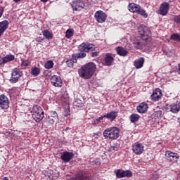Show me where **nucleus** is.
<instances>
[{
	"instance_id": "1",
	"label": "nucleus",
	"mask_w": 180,
	"mask_h": 180,
	"mask_svg": "<svg viewBox=\"0 0 180 180\" xmlns=\"http://www.w3.org/2000/svg\"><path fill=\"white\" fill-rule=\"evenodd\" d=\"M95 71H96V65L93 62H89L78 70L79 77L83 78V79H89L94 77Z\"/></svg>"
},
{
	"instance_id": "2",
	"label": "nucleus",
	"mask_w": 180,
	"mask_h": 180,
	"mask_svg": "<svg viewBox=\"0 0 180 180\" xmlns=\"http://www.w3.org/2000/svg\"><path fill=\"white\" fill-rule=\"evenodd\" d=\"M103 134L107 140H117L120 136V130L117 127H110L105 129Z\"/></svg>"
},
{
	"instance_id": "3",
	"label": "nucleus",
	"mask_w": 180,
	"mask_h": 180,
	"mask_svg": "<svg viewBox=\"0 0 180 180\" xmlns=\"http://www.w3.org/2000/svg\"><path fill=\"white\" fill-rule=\"evenodd\" d=\"M128 9L129 12H132V13H138V15H141V16H143L145 18L148 17L147 12H146L144 9L141 8L140 5L136 4L134 3H130L128 6Z\"/></svg>"
},
{
	"instance_id": "4",
	"label": "nucleus",
	"mask_w": 180,
	"mask_h": 180,
	"mask_svg": "<svg viewBox=\"0 0 180 180\" xmlns=\"http://www.w3.org/2000/svg\"><path fill=\"white\" fill-rule=\"evenodd\" d=\"M32 116L35 122H41L44 117V112L39 105H34L32 108Z\"/></svg>"
},
{
	"instance_id": "5",
	"label": "nucleus",
	"mask_w": 180,
	"mask_h": 180,
	"mask_svg": "<svg viewBox=\"0 0 180 180\" xmlns=\"http://www.w3.org/2000/svg\"><path fill=\"white\" fill-rule=\"evenodd\" d=\"M138 32L140 34L141 39L146 41V40H148L151 37V31L150 28L144 25H141L138 27Z\"/></svg>"
},
{
	"instance_id": "6",
	"label": "nucleus",
	"mask_w": 180,
	"mask_h": 180,
	"mask_svg": "<svg viewBox=\"0 0 180 180\" xmlns=\"http://www.w3.org/2000/svg\"><path fill=\"white\" fill-rule=\"evenodd\" d=\"M22 75H23L22 71H20V69L15 68L14 70H13L11 72L10 82H11V84H16V82L19 81V78H20Z\"/></svg>"
},
{
	"instance_id": "7",
	"label": "nucleus",
	"mask_w": 180,
	"mask_h": 180,
	"mask_svg": "<svg viewBox=\"0 0 180 180\" xmlns=\"http://www.w3.org/2000/svg\"><path fill=\"white\" fill-rule=\"evenodd\" d=\"M132 151L136 155H141L144 152V146L140 142H136L132 145Z\"/></svg>"
},
{
	"instance_id": "8",
	"label": "nucleus",
	"mask_w": 180,
	"mask_h": 180,
	"mask_svg": "<svg viewBox=\"0 0 180 180\" xmlns=\"http://www.w3.org/2000/svg\"><path fill=\"white\" fill-rule=\"evenodd\" d=\"M165 109L167 112H172V113H178V112H180V102L167 104L165 106Z\"/></svg>"
},
{
	"instance_id": "9",
	"label": "nucleus",
	"mask_w": 180,
	"mask_h": 180,
	"mask_svg": "<svg viewBox=\"0 0 180 180\" xmlns=\"http://www.w3.org/2000/svg\"><path fill=\"white\" fill-rule=\"evenodd\" d=\"M79 51H84L85 53H89V51H94L95 50V45L92 44L82 43L79 46Z\"/></svg>"
},
{
	"instance_id": "10",
	"label": "nucleus",
	"mask_w": 180,
	"mask_h": 180,
	"mask_svg": "<svg viewBox=\"0 0 180 180\" xmlns=\"http://www.w3.org/2000/svg\"><path fill=\"white\" fill-rule=\"evenodd\" d=\"M94 18L98 23H104L106 21L108 15L102 11H98L95 13Z\"/></svg>"
},
{
	"instance_id": "11",
	"label": "nucleus",
	"mask_w": 180,
	"mask_h": 180,
	"mask_svg": "<svg viewBox=\"0 0 180 180\" xmlns=\"http://www.w3.org/2000/svg\"><path fill=\"white\" fill-rule=\"evenodd\" d=\"M115 174H116L117 178H131L133 176V173L129 170L117 169L115 171Z\"/></svg>"
},
{
	"instance_id": "12",
	"label": "nucleus",
	"mask_w": 180,
	"mask_h": 180,
	"mask_svg": "<svg viewBox=\"0 0 180 180\" xmlns=\"http://www.w3.org/2000/svg\"><path fill=\"white\" fill-rule=\"evenodd\" d=\"M165 157L167 161H171L172 162H176L178 158H179V155L176 153L171 152L169 150L166 151Z\"/></svg>"
},
{
	"instance_id": "13",
	"label": "nucleus",
	"mask_w": 180,
	"mask_h": 180,
	"mask_svg": "<svg viewBox=\"0 0 180 180\" xmlns=\"http://www.w3.org/2000/svg\"><path fill=\"white\" fill-rule=\"evenodd\" d=\"M51 84H52L53 86L61 88L63 86V79H61L60 76L53 75L51 77Z\"/></svg>"
},
{
	"instance_id": "14",
	"label": "nucleus",
	"mask_w": 180,
	"mask_h": 180,
	"mask_svg": "<svg viewBox=\"0 0 180 180\" xmlns=\"http://www.w3.org/2000/svg\"><path fill=\"white\" fill-rule=\"evenodd\" d=\"M0 108L1 109H8L9 108V98L4 94L0 95Z\"/></svg>"
},
{
	"instance_id": "15",
	"label": "nucleus",
	"mask_w": 180,
	"mask_h": 180,
	"mask_svg": "<svg viewBox=\"0 0 180 180\" xmlns=\"http://www.w3.org/2000/svg\"><path fill=\"white\" fill-rule=\"evenodd\" d=\"M74 158V153L72 152H63L60 155V158L63 162H70Z\"/></svg>"
},
{
	"instance_id": "16",
	"label": "nucleus",
	"mask_w": 180,
	"mask_h": 180,
	"mask_svg": "<svg viewBox=\"0 0 180 180\" xmlns=\"http://www.w3.org/2000/svg\"><path fill=\"white\" fill-rule=\"evenodd\" d=\"M84 6H85L84 0H76L72 4L73 11H81V9H84Z\"/></svg>"
},
{
	"instance_id": "17",
	"label": "nucleus",
	"mask_w": 180,
	"mask_h": 180,
	"mask_svg": "<svg viewBox=\"0 0 180 180\" xmlns=\"http://www.w3.org/2000/svg\"><path fill=\"white\" fill-rule=\"evenodd\" d=\"M162 96V92H161V89H156L153 94L150 96L152 101L154 102H157V101H160V98Z\"/></svg>"
},
{
	"instance_id": "18",
	"label": "nucleus",
	"mask_w": 180,
	"mask_h": 180,
	"mask_svg": "<svg viewBox=\"0 0 180 180\" xmlns=\"http://www.w3.org/2000/svg\"><path fill=\"white\" fill-rule=\"evenodd\" d=\"M168 11H169V4L168 3L162 4L160 8V14L165 16L168 13Z\"/></svg>"
},
{
	"instance_id": "19",
	"label": "nucleus",
	"mask_w": 180,
	"mask_h": 180,
	"mask_svg": "<svg viewBox=\"0 0 180 180\" xmlns=\"http://www.w3.org/2000/svg\"><path fill=\"white\" fill-rule=\"evenodd\" d=\"M9 27V22L8 20H4L0 22V37L4 34V32L6 31V29Z\"/></svg>"
},
{
	"instance_id": "20",
	"label": "nucleus",
	"mask_w": 180,
	"mask_h": 180,
	"mask_svg": "<svg viewBox=\"0 0 180 180\" xmlns=\"http://www.w3.org/2000/svg\"><path fill=\"white\" fill-rule=\"evenodd\" d=\"M145 61L146 60L144 59V58L141 57L139 59L134 60V65L136 68V70H139V68H143Z\"/></svg>"
},
{
	"instance_id": "21",
	"label": "nucleus",
	"mask_w": 180,
	"mask_h": 180,
	"mask_svg": "<svg viewBox=\"0 0 180 180\" xmlns=\"http://www.w3.org/2000/svg\"><path fill=\"white\" fill-rule=\"evenodd\" d=\"M70 180H89V177H88L85 172H80L75 177L72 178Z\"/></svg>"
},
{
	"instance_id": "22",
	"label": "nucleus",
	"mask_w": 180,
	"mask_h": 180,
	"mask_svg": "<svg viewBox=\"0 0 180 180\" xmlns=\"http://www.w3.org/2000/svg\"><path fill=\"white\" fill-rule=\"evenodd\" d=\"M115 50L118 56H120L121 57H126V56L129 54V51L126 50L122 46H118L115 48Z\"/></svg>"
},
{
	"instance_id": "23",
	"label": "nucleus",
	"mask_w": 180,
	"mask_h": 180,
	"mask_svg": "<svg viewBox=\"0 0 180 180\" xmlns=\"http://www.w3.org/2000/svg\"><path fill=\"white\" fill-rule=\"evenodd\" d=\"M136 109L139 113H146V111L148 109V104L147 103H141Z\"/></svg>"
},
{
	"instance_id": "24",
	"label": "nucleus",
	"mask_w": 180,
	"mask_h": 180,
	"mask_svg": "<svg viewBox=\"0 0 180 180\" xmlns=\"http://www.w3.org/2000/svg\"><path fill=\"white\" fill-rule=\"evenodd\" d=\"M113 56H112V54L107 53L104 57V64L105 65H112L113 63Z\"/></svg>"
},
{
	"instance_id": "25",
	"label": "nucleus",
	"mask_w": 180,
	"mask_h": 180,
	"mask_svg": "<svg viewBox=\"0 0 180 180\" xmlns=\"http://www.w3.org/2000/svg\"><path fill=\"white\" fill-rule=\"evenodd\" d=\"M104 117H105L106 119H109V120H111V122H113V120H115V119L117 117V112L111 111L110 112L104 115Z\"/></svg>"
},
{
	"instance_id": "26",
	"label": "nucleus",
	"mask_w": 180,
	"mask_h": 180,
	"mask_svg": "<svg viewBox=\"0 0 180 180\" xmlns=\"http://www.w3.org/2000/svg\"><path fill=\"white\" fill-rule=\"evenodd\" d=\"M146 41H141L140 40H135L132 43L133 47L136 49H141L143 46H146Z\"/></svg>"
},
{
	"instance_id": "27",
	"label": "nucleus",
	"mask_w": 180,
	"mask_h": 180,
	"mask_svg": "<svg viewBox=\"0 0 180 180\" xmlns=\"http://www.w3.org/2000/svg\"><path fill=\"white\" fill-rule=\"evenodd\" d=\"M15 60V56L12 54L6 55L4 58H3V62L4 64L6 63H9L11 61H13Z\"/></svg>"
},
{
	"instance_id": "28",
	"label": "nucleus",
	"mask_w": 180,
	"mask_h": 180,
	"mask_svg": "<svg viewBox=\"0 0 180 180\" xmlns=\"http://www.w3.org/2000/svg\"><path fill=\"white\" fill-rule=\"evenodd\" d=\"M73 58H75L77 60V58H85V57H86V53L82 51H81V52L77 53H75L72 55Z\"/></svg>"
},
{
	"instance_id": "29",
	"label": "nucleus",
	"mask_w": 180,
	"mask_h": 180,
	"mask_svg": "<svg viewBox=\"0 0 180 180\" xmlns=\"http://www.w3.org/2000/svg\"><path fill=\"white\" fill-rule=\"evenodd\" d=\"M77 63V59L74 57H72V58L70 60H67L66 64L69 68H72L74 67V63Z\"/></svg>"
},
{
	"instance_id": "30",
	"label": "nucleus",
	"mask_w": 180,
	"mask_h": 180,
	"mask_svg": "<svg viewBox=\"0 0 180 180\" xmlns=\"http://www.w3.org/2000/svg\"><path fill=\"white\" fill-rule=\"evenodd\" d=\"M53 67H54V62H53V60H48L44 64V68L46 70H51Z\"/></svg>"
},
{
	"instance_id": "31",
	"label": "nucleus",
	"mask_w": 180,
	"mask_h": 180,
	"mask_svg": "<svg viewBox=\"0 0 180 180\" xmlns=\"http://www.w3.org/2000/svg\"><path fill=\"white\" fill-rule=\"evenodd\" d=\"M42 33L43 36L46 37V39H47L48 40H51V39H53V34L49 32V30H44Z\"/></svg>"
},
{
	"instance_id": "32",
	"label": "nucleus",
	"mask_w": 180,
	"mask_h": 180,
	"mask_svg": "<svg viewBox=\"0 0 180 180\" xmlns=\"http://www.w3.org/2000/svg\"><path fill=\"white\" fill-rule=\"evenodd\" d=\"M129 119L131 123H135V122H139V119H140V116L137 114H132L129 117Z\"/></svg>"
},
{
	"instance_id": "33",
	"label": "nucleus",
	"mask_w": 180,
	"mask_h": 180,
	"mask_svg": "<svg viewBox=\"0 0 180 180\" xmlns=\"http://www.w3.org/2000/svg\"><path fill=\"white\" fill-rule=\"evenodd\" d=\"M49 116L53 117L56 123H58V122H60V119L58 118V114L57 113V112L51 111Z\"/></svg>"
},
{
	"instance_id": "34",
	"label": "nucleus",
	"mask_w": 180,
	"mask_h": 180,
	"mask_svg": "<svg viewBox=\"0 0 180 180\" xmlns=\"http://www.w3.org/2000/svg\"><path fill=\"white\" fill-rule=\"evenodd\" d=\"M31 74L32 75H34V77H37L39 74H40V69L37 67H34L31 70Z\"/></svg>"
},
{
	"instance_id": "35",
	"label": "nucleus",
	"mask_w": 180,
	"mask_h": 180,
	"mask_svg": "<svg viewBox=\"0 0 180 180\" xmlns=\"http://www.w3.org/2000/svg\"><path fill=\"white\" fill-rule=\"evenodd\" d=\"M73 103L74 105L77 108H82V106H84V103H82V101L79 98H76Z\"/></svg>"
},
{
	"instance_id": "36",
	"label": "nucleus",
	"mask_w": 180,
	"mask_h": 180,
	"mask_svg": "<svg viewBox=\"0 0 180 180\" xmlns=\"http://www.w3.org/2000/svg\"><path fill=\"white\" fill-rule=\"evenodd\" d=\"M72 36H74V30L68 29L65 33L66 39H71V37H72Z\"/></svg>"
},
{
	"instance_id": "37",
	"label": "nucleus",
	"mask_w": 180,
	"mask_h": 180,
	"mask_svg": "<svg viewBox=\"0 0 180 180\" xmlns=\"http://www.w3.org/2000/svg\"><path fill=\"white\" fill-rule=\"evenodd\" d=\"M118 150H119V144L115 143L112 146H111L108 149V151L110 153H115V151H118Z\"/></svg>"
},
{
	"instance_id": "38",
	"label": "nucleus",
	"mask_w": 180,
	"mask_h": 180,
	"mask_svg": "<svg viewBox=\"0 0 180 180\" xmlns=\"http://www.w3.org/2000/svg\"><path fill=\"white\" fill-rule=\"evenodd\" d=\"M172 40H175L176 41H180V34H173L171 36Z\"/></svg>"
},
{
	"instance_id": "39",
	"label": "nucleus",
	"mask_w": 180,
	"mask_h": 180,
	"mask_svg": "<svg viewBox=\"0 0 180 180\" xmlns=\"http://www.w3.org/2000/svg\"><path fill=\"white\" fill-rule=\"evenodd\" d=\"M55 122H56V120L53 119L50 115L46 118V123H49V124H54Z\"/></svg>"
},
{
	"instance_id": "40",
	"label": "nucleus",
	"mask_w": 180,
	"mask_h": 180,
	"mask_svg": "<svg viewBox=\"0 0 180 180\" xmlns=\"http://www.w3.org/2000/svg\"><path fill=\"white\" fill-rule=\"evenodd\" d=\"M174 21L176 23H180V15H177L174 18Z\"/></svg>"
},
{
	"instance_id": "41",
	"label": "nucleus",
	"mask_w": 180,
	"mask_h": 180,
	"mask_svg": "<svg viewBox=\"0 0 180 180\" xmlns=\"http://www.w3.org/2000/svg\"><path fill=\"white\" fill-rule=\"evenodd\" d=\"M93 136L95 137V139H99V137L101 136V133L98 132V133H94L93 134Z\"/></svg>"
},
{
	"instance_id": "42",
	"label": "nucleus",
	"mask_w": 180,
	"mask_h": 180,
	"mask_svg": "<svg viewBox=\"0 0 180 180\" xmlns=\"http://www.w3.org/2000/svg\"><path fill=\"white\" fill-rule=\"evenodd\" d=\"M64 115L68 117L70 116V110L68 109H66L64 112Z\"/></svg>"
},
{
	"instance_id": "43",
	"label": "nucleus",
	"mask_w": 180,
	"mask_h": 180,
	"mask_svg": "<svg viewBox=\"0 0 180 180\" xmlns=\"http://www.w3.org/2000/svg\"><path fill=\"white\" fill-rule=\"evenodd\" d=\"M99 54V52H93L91 53L92 57H98V55Z\"/></svg>"
},
{
	"instance_id": "44",
	"label": "nucleus",
	"mask_w": 180,
	"mask_h": 180,
	"mask_svg": "<svg viewBox=\"0 0 180 180\" xmlns=\"http://www.w3.org/2000/svg\"><path fill=\"white\" fill-rule=\"evenodd\" d=\"M3 13H4V8L0 7V18H2Z\"/></svg>"
},
{
	"instance_id": "45",
	"label": "nucleus",
	"mask_w": 180,
	"mask_h": 180,
	"mask_svg": "<svg viewBox=\"0 0 180 180\" xmlns=\"http://www.w3.org/2000/svg\"><path fill=\"white\" fill-rule=\"evenodd\" d=\"M2 64H4V58L0 56V65H2Z\"/></svg>"
},
{
	"instance_id": "46",
	"label": "nucleus",
	"mask_w": 180,
	"mask_h": 180,
	"mask_svg": "<svg viewBox=\"0 0 180 180\" xmlns=\"http://www.w3.org/2000/svg\"><path fill=\"white\" fill-rule=\"evenodd\" d=\"M99 122H101L98 118L94 121V124H99Z\"/></svg>"
},
{
	"instance_id": "47",
	"label": "nucleus",
	"mask_w": 180,
	"mask_h": 180,
	"mask_svg": "<svg viewBox=\"0 0 180 180\" xmlns=\"http://www.w3.org/2000/svg\"><path fill=\"white\" fill-rule=\"evenodd\" d=\"M104 117H105V115L101 116V117H99L98 118V120H100V121H101V120H103V118H104Z\"/></svg>"
},
{
	"instance_id": "48",
	"label": "nucleus",
	"mask_w": 180,
	"mask_h": 180,
	"mask_svg": "<svg viewBox=\"0 0 180 180\" xmlns=\"http://www.w3.org/2000/svg\"><path fill=\"white\" fill-rule=\"evenodd\" d=\"M22 64L25 65V67H27V65H29L26 61L22 62Z\"/></svg>"
},
{
	"instance_id": "49",
	"label": "nucleus",
	"mask_w": 180,
	"mask_h": 180,
	"mask_svg": "<svg viewBox=\"0 0 180 180\" xmlns=\"http://www.w3.org/2000/svg\"><path fill=\"white\" fill-rule=\"evenodd\" d=\"M41 2H44V3H46V2H48L49 0H41Z\"/></svg>"
},
{
	"instance_id": "50",
	"label": "nucleus",
	"mask_w": 180,
	"mask_h": 180,
	"mask_svg": "<svg viewBox=\"0 0 180 180\" xmlns=\"http://www.w3.org/2000/svg\"><path fill=\"white\" fill-rule=\"evenodd\" d=\"M2 180H9V179L8 177H4Z\"/></svg>"
},
{
	"instance_id": "51",
	"label": "nucleus",
	"mask_w": 180,
	"mask_h": 180,
	"mask_svg": "<svg viewBox=\"0 0 180 180\" xmlns=\"http://www.w3.org/2000/svg\"><path fill=\"white\" fill-rule=\"evenodd\" d=\"M155 115H161V112H160V111H158Z\"/></svg>"
},
{
	"instance_id": "52",
	"label": "nucleus",
	"mask_w": 180,
	"mask_h": 180,
	"mask_svg": "<svg viewBox=\"0 0 180 180\" xmlns=\"http://www.w3.org/2000/svg\"><path fill=\"white\" fill-rule=\"evenodd\" d=\"M15 2H20V0H14Z\"/></svg>"
},
{
	"instance_id": "53",
	"label": "nucleus",
	"mask_w": 180,
	"mask_h": 180,
	"mask_svg": "<svg viewBox=\"0 0 180 180\" xmlns=\"http://www.w3.org/2000/svg\"><path fill=\"white\" fill-rule=\"evenodd\" d=\"M179 70L180 71V63L179 64Z\"/></svg>"
},
{
	"instance_id": "54",
	"label": "nucleus",
	"mask_w": 180,
	"mask_h": 180,
	"mask_svg": "<svg viewBox=\"0 0 180 180\" xmlns=\"http://www.w3.org/2000/svg\"><path fill=\"white\" fill-rule=\"evenodd\" d=\"M49 178L51 179V178H53V177H51V176H49Z\"/></svg>"
},
{
	"instance_id": "55",
	"label": "nucleus",
	"mask_w": 180,
	"mask_h": 180,
	"mask_svg": "<svg viewBox=\"0 0 180 180\" xmlns=\"http://www.w3.org/2000/svg\"><path fill=\"white\" fill-rule=\"evenodd\" d=\"M37 40V41H39L38 39H36Z\"/></svg>"
}]
</instances>
